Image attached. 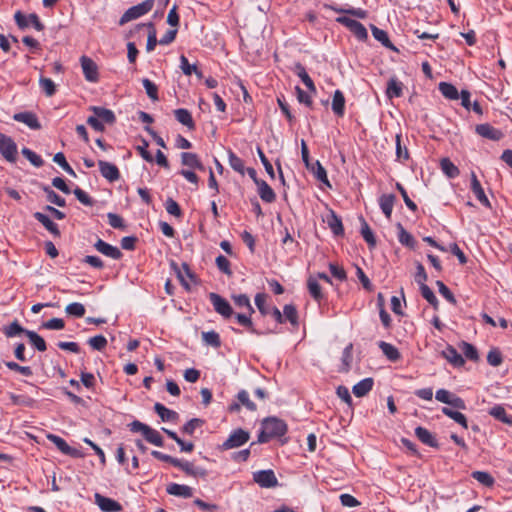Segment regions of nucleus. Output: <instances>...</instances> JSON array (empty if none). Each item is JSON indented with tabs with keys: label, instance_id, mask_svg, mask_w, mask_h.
I'll list each match as a JSON object with an SVG mask.
<instances>
[{
	"label": "nucleus",
	"instance_id": "obj_1",
	"mask_svg": "<svg viewBox=\"0 0 512 512\" xmlns=\"http://www.w3.org/2000/svg\"><path fill=\"white\" fill-rule=\"evenodd\" d=\"M288 431L286 422L280 418L266 417L261 422V430L257 436V443L264 444L271 439H281Z\"/></svg>",
	"mask_w": 512,
	"mask_h": 512
},
{
	"label": "nucleus",
	"instance_id": "obj_2",
	"mask_svg": "<svg viewBox=\"0 0 512 512\" xmlns=\"http://www.w3.org/2000/svg\"><path fill=\"white\" fill-rule=\"evenodd\" d=\"M89 110L93 112V115L87 118V124L97 132H103L105 124L113 125L116 122V116L110 109L101 106H90Z\"/></svg>",
	"mask_w": 512,
	"mask_h": 512
},
{
	"label": "nucleus",
	"instance_id": "obj_3",
	"mask_svg": "<svg viewBox=\"0 0 512 512\" xmlns=\"http://www.w3.org/2000/svg\"><path fill=\"white\" fill-rule=\"evenodd\" d=\"M128 426L131 432L141 433L147 442L158 447H162L164 445V441L160 433L150 426L138 420H134Z\"/></svg>",
	"mask_w": 512,
	"mask_h": 512
},
{
	"label": "nucleus",
	"instance_id": "obj_4",
	"mask_svg": "<svg viewBox=\"0 0 512 512\" xmlns=\"http://www.w3.org/2000/svg\"><path fill=\"white\" fill-rule=\"evenodd\" d=\"M154 0H145L142 3H139L135 6L127 9L124 14L121 16L119 20V25L123 26L124 24L135 20L148 12H150L153 8Z\"/></svg>",
	"mask_w": 512,
	"mask_h": 512
},
{
	"label": "nucleus",
	"instance_id": "obj_5",
	"mask_svg": "<svg viewBox=\"0 0 512 512\" xmlns=\"http://www.w3.org/2000/svg\"><path fill=\"white\" fill-rule=\"evenodd\" d=\"M250 440V433L242 428L233 430L229 437L219 446V450L226 451L243 446Z\"/></svg>",
	"mask_w": 512,
	"mask_h": 512
},
{
	"label": "nucleus",
	"instance_id": "obj_6",
	"mask_svg": "<svg viewBox=\"0 0 512 512\" xmlns=\"http://www.w3.org/2000/svg\"><path fill=\"white\" fill-rule=\"evenodd\" d=\"M0 153L3 158L10 162L15 163L17 160V145L10 137L0 132Z\"/></svg>",
	"mask_w": 512,
	"mask_h": 512
},
{
	"label": "nucleus",
	"instance_id": "obj_7",
	"mask_svg": "<svg viewBox=\"0 0 512 512\" xmlns=\"http://www.w3.org/2000/svg\"><path fill=\"white\" fill-rule=\"evenodd\" d=\"M336 21L348 28L358 40L365 41L368 38L367 29L359 21L346 16H340Z\"/></svg>",
	"mask_w": 512,
	"mask_h": 512
},
{
	"label": "nucleus",
	"instance_id": "obj_8",
	"mask_svg": "<svg viewBox=\"0 0 512 512\" xmlns=\"http://www.w3.org/2000/svg\"><path fill=\"white\" fill-rule=\"evenodd\" d=\"M209 300L211 301L214 310L220 314L225 320L232 318L234 310L230 303L217 293H210Z\"/></svg>",
	"mask_w": 512,
	"mask_h": 512
},
{
	"label": "nucleus",
	"instance_id": "obj_9",
	"mask_svg": "<svg viewBox=\"0 0 512 512\" xmlns=\"http://www.w3.org/2000/svg\"><path fill=\"white\" fill-rule=\"evenodd\" d=\"M253 481L261 488H274L279 485L278 479L272 469L253 472Z\"/></svg>",
	"mask_w": 512,
	"mask_h": 512
},
{
	"label": "nucleus",
	"instance_id": "obj_10",
	"mask_svg": "<svg viewBox=\"0 0 512 512\" xmlns=\"http://www.w3.org/2000/svg\"><path fill=\"white\" fill-rule=\"evenodd\" d=\"M47 439L52 442L61 453L73 458L83 457V454L80 450L69 446L68 443L60 436L55 434H48Z\"/></svg>",
	"mask_w": 512,
	"mask_h": 512
},
{
	"label": "nucleus",
	"instance_id": "obj_11",
	"mask_svg": "<svg viewBox=\"0 0 512 512\" xmlns=\"http://www.w3.org/2000/svg\"><path fill=\"white\" fill-rule=\"evenodd\" d=\"M80 63L85 79L88 82L96 83L99 80L98 66L91 58L82 56Z\"/></svg>",
	"mask_w": 512,
	"mask_h": 512
},
{
	"label": "nucleus",
	"instance_id": "obj_12",
	"mask_svg": "<svg viewBox=\"0 0 512 512\" xmlns=\"http://www.w3.org/2000/svg\"><path fill=\"white\" fill-rule=\"evenodd\" d=\"M94 248L101 254L114 260H119L123 256L118 247L113 246L100 238L95 242Z\"/></svg>",
	"mask_w": 512,
	"mask_h": 512
},
{
	"label": "nucleus",
	"instance_id": "obj_13",
	"mask_svg": "<svg viewBox=\"0 0 512 512\" xmlns=\"http://www.w3.org/2000/svg\"><path fill=\"white\" fill-rule=\"evenodd\" d=\"M94 498L95 503L103 512H119L122 510L121 504L112 498L105 497L99 493H95Z\"/></svg>",
	"mask_w": 512,
	"mask_h": 512
},
{
	"label": "nucleus",
	"instance_id": "obj_14",
	"mask_svg": "<svg viewBox=\"0 0 512 512\" xmlns=\"http://www.w3.org/2000/svg\"><path fill=\"white\" fill-rule=\"evenodd\" d=\"M99 171L101 175L109 182H115L120 178V172L118 167L110 162L99 160L98 161Z\"/></svg>",
	"mask_w": 512,
	"mask_h": 512
},
{
	"label": "nucleus",
	"instance_id": "obj_15",
	"mask_svg": "<svg viewBox=\"0 0 512 512\" xmlns=\"http://www.w3.org/2000/svg\"><path fill=\"white\" fill-rule=\"evenodd\" d=\"M175 467L181 469L185 474L192 477H206L207 471L202 467L195 466L192 462L177 458Z\"/></svg>",
	"mask_w": 512,
	"mask_h": 512
},
{
	"label": "nucleus",
	"instance_id": "obj_16",
	"mask_svg": "<svg viewBox=\"0 0 512 512\" xmlns=\"http://www.w3.org/2000/svg\"><path fill=\"white\" fill-rule=\"evenodd\" d=\"M475 131L481 137L493 141H499L503 137V133L499 129L494 128L488 123L478 124Z\"/></svg>",
	"mask_w": 512,
	"mask_h": 512
},
{
	"label": "nucleus",
	"instance_id": "obj_17",
	"mask_svg": "<svg viewBox=\"0 0 512 512\" xmlns=\"http://www.w3.org/2000/svg\"><path fill=\"white\" fill-rule=\"evenodd\" d=\"M232 317H234L236 322L240 326L244 327L248 332L258 336L263 335V332L255 328L254 323L252 321V314H249V312L234 313Z\"/></svg>",
	"mask_w": 512,
	"mask_h": 512
},
{
	"label": "nucleus",
	"instance_id": "obj_18",
	"mask_svg": "<svg viewBox=\"0 0 512 512\" xmlns=\"http://www.w3.org/2000/svg\"><path fill=\"white\" fill-rule=\"evenodd\" d=\"M13 119L17 122L24 123L30 129H33V130L41 129V124H40L36 114H34L33 112L27 111V112L16 113V114H14Z\"/></svg>",
	"mask_w": 512,
	"mask_h": 512
},
{
	"label": "nucleus",
	"instance_id": "obj_19",
	"mask_svg": "<svg viewBox=\"0 0 512 512\" xmlns=\"http://www.w3.org/2000/svg\"><path fill=\"white\" fill-rule=\"evenodd\" d=\"M471 190L476 196L477 200L487 208H491V203L485 195L484 189L482 188L477 176L474 172L471 173Z\"/></svg>",
	"mask_w": 512,
	"mask_h": 512
},
{
	"label": "nucleus",
	"instance_id": "obj_20",
	"mask_svg": "<svg viewBox=\"0 0 512 512\" xmlns=\"http://www.w3.org/2000/svg\"><path fill=\"white\" fill-rule=\"evenodd\" d=\"M415 435L424 445L432 448H439L437 439L428 429L418 426L415 428Z\"/></svg>",
	"mask_w": 512,
	"mask_h": 512
},
{
	"label": "nucleus",
	"instance_id": "obj_21",
	"mask_svg": "<svg viewBox=\"0 0 512 512\" xmlns=\"http://www.w3.org/2000/svg\"><path fill=\"white\" fill-rule=\"evenodd\" d=\"M488 414L497 421L512 426V416L507 414L503 405L496 404L488 410Z\"/></svg>",
	"mask_w": 512,
	"mask_h": 512
},
{
	"label": "nucleus",
	"instance_id": "obj_22",
	"mask_svg": "<svg viewBox=\"0 0 512 512\" xmlns=\"http://www.w3.org/2000/svg\"><path fill=\"white\" fill-rule=\"evenodd\" d=\"M166 492L181 498H190L193 496V489L190 486L178 483H170L166 488Z\"/></svg>",
	"mask_w": 512,
	"mask_h": 512
},
{
	"label": "nucleus",
	"instance_id": "obj_23",
	"mask_svg": "<svg viewBox=\"0 0 512 512\" xmlns=\"http://www.w3.org/2000/svg\"><path fill=\"white\" fill-rule=\"evenodd\" d=\"M171 266L173 267L176 275H177V278L180 280L181 284L186 288V289H189V284L188 282L185 280V275L190 278L191 280H194L195 279V276L194 274L192 273L189 265L187 263H182L181 264V267H179L175 262H172L171 263Z\"/></svg>",
	"mask_w": 512,
	"mask_h": 512
},
{
	"label": "nucleus",
	"instance_id": "obj_24",
	"mask_svg": "<svg viewBox=\"0 0 512 512\" xmlns=\"http://www.w3.org/2000/svg\"><path fill=\"white\" fill-rule=\"evenodd\" d=\"M33 217L40 222L47 231H49L54 237L61 235L58 225L54 223L47 215L41 212H35Z\"/></svg>",
	"mask_w": 512,
	"mask_h": 512
},
{
	"label": "nucleus",
	"instance_id": "obj_25",
	"mask_svg": "<svg viewBox=\"0 0 512 512\" xmlns=\"http://www.w3.org/2000/svg\"><path fill=\"white\" fill-rule=\"evenodd\" d=\"M442 356L454 367H462L465 364L462 355L459 354L452 345H448L447 348L442 351Z\"/></svg>",
	"mask_w": 512,
	"mask_h": 512
},
{
	"label": "nucleus",
	"instance_id": "obj_26",
	"mask_svg": "<svg viewBox=\"0 0 512 512\" xmlns=\"http://www.w3.org/2000/svg\"><path fill=\"white\" fill-rule=\"evenodd\" d=\"M327 225L335 236L344 235V227L341 218L333 211L330 210L326 219Z\"/></svg>",
	"mask_w": 512,
	"mask_h": 512
},
{
	"label": "nucleus",
	"instance_id": "obj_27",
	"mask_svg": "<svg viewBox=\"0 0 512 512\" xmlns=\"http://www.w3.org/2000/svg\"><path fill=\"white\" fill-rule=\"evenodd\" d=\"M154 411L164 422H176L179 418V414L176 411L168 409L159 402L155 403Z\"/></svg>",
	"mask_w": 512,
	"mask_h": 512
},
{
	"label": "nucleus",
	"instance_id": "obj_28",
	"mask_svg": "<svg viewBox=\"0 0 512 512\" xmlns=\"http://www.w3.org/2000/svg\"><path fill=\"white\" fill-rule=\"evenodd\" d=\"M373 385V378H364L353 386L352 392L356 397H364L372 390Z\"/></svg>",
	"mask_w": 512,
	"mask_h": 512
},
{
	"label": "nucleus",
	"instance_id": "obj_29",
	"mask_svg": "<svg viewBox=\"0 0 512 512\" xmlns=\"http://www.w3.org/2000/svg\"><path fill=\"white\" fill-rule=\"evenodd\" d=\"M258 194L266 203H272L276 200V194L266 181L257 182Z\"/></svg>",
	"mask_w": 512,
	"mask_h": 512
},
{
	"label": "nucleus",
	"instance_id": "obj_30",
	"mask_svg": "<svg viewBox=\"0 0 512 512\" xmlns=\"http://www.w3.org/2000/svg\"><path fill=\"white\" fill-rule=\"evenodd\" d=\"M378 346L388 360L396 362L401 358L399 350L394 345L387 343L385 341H380L378 343Z\"/></svg>",
	"mask_w": 512,
	"mask_h": 512
},
{
	"label": "nucleus",
	"instance_id": "obj_31",
	"mask_svg": "<svg viewBox=\"0 0 512 512\" xmlns=\"http://www.w3.org/2000/svg\"><path fill=\"white\" fill-rule=\"evenodd\" d=\"M143 27H148L149 28L147 44H146V50L148 52H151V51H153L155 49L157 43H159V41L157 40V37H156V30H155L154 24L152 22L138 24L136 26V29L139 30V29H141Z\"/></svg>",
	"mask_w": 512,
	"mask_h": 512
},
{
	"label": "nucleus",
	"instance_id": "obj_32",
	"mask_svg": "<svg viewBox=\"0 0 512 512\" xmlns=\"http://www.w3.org/2000/svg\"><path fill=\"white\" fill-rule=\"evenodd\" d=\"M403 94V83L396 78H391L388 81L386 88V95L389 99L399 98Z\"/></svg>",
	"mask_w": 512,
	"mask_h": 512
},
{
	"label": "nucleus",
	"instance_id": "obj_33",
	"mask_svg": "<svg viewBox=\"0 0 512 512\" xmlns=\"http://www.w3.org/2000/svg\"><path fill=\"white\" fill-rule=\"evenodd\" d=\"M332 110L339 117H342L345 113V97L340 90H336L334 92L332 99Z\"/></svg>",
	"mask_w": 512,
	"mask_h": 512
},
{
	"label": "nucleus",
	"instance_id": "obj_34",
	"mask_svg": "<svg viewBox=\"0 0 512 512\" xmlns=\"http://www.w3.org/2000/svg\"><path fill=\"white\" fill-rule=\"evenodd\" d=\"M181 163L193 169L204 170V166L199 160L197 154L190 152L181 153Z\"/></svg>",
	"mask_w": 512,
	"mask_h": 512
},
{
	"label": "nucleus",
	"instance_id": "obj_35",
	"mask_svg": "<svg viewBox=\"0 0 512 512\" xmlns=\"http://www.w3.org/2000/svg\"><path fill=\"white\" fill-rule=\"evenodd\" d=\"M395 199L396 197L393 194H384L379 199L380 208L388 219L391 218Z\"/></svg>",
	"mask_w": 512,
	"mask_h": 512
},
{
	"label": "nucleus",
	"instance_id": "obj_36",
	"mask_svg": "<svg viewBox=\"0 0 512 512\" xmlns=\"http://www.w3.org/2000/svg\"><path fill=\"white\" fill-rule=\"evenodd\" d=\"M174 116L178 122L182 125L188 127L189 129L195 128V123L193 121L191 113L184 108H179L174 110Z\"/></svg>",
	"mask_w": 512,
	"mask_h": 512
},
{
	"label": "nucleus",
	"instance_id": "obj_37",
	"mask_svg": "<svg viewBox=\"0 0 512 512\" xmlns=\"http://www.w3.org/2000/svg\"><path fill=\"white\" fill-rule=\"evenodd\" d=\"M371 31H372L373 37L377 41H379L384 47H386L388 49H391V50H394V51L396 50V48L394 47V45L390 41L386 31L376 27L375 25H371Z\"/></svg>",
	"mask_w": 512,
	"mask_h": 512
},
{
	"label": "nucleus",
	"instance_id": "obj_38",
	"mask_svg": "<svg viewBox=\"0 0 512 512\" xmlns=\"http://www.w3.org/2000/svg\"><path fill=\"white\" fill-rule=\"evenodd\" d=\"M307 288L311 297L320 302L324 298V294L322 293L321 286L318 283L317 278L310 276L307 280Z\"/></svg>",
	"mask_w": 512,
	"mask_h": 512
},
{
	"label": "nucleus",
	"instance_id": "obj_39",
	"mask_svg": "<svg viewBox=\"0 0 512 512\" xmlns=\"http://www.w3.org/2000/svg\"><path fill=\"white\" fill-rule=\"evenodd\" d=\"M397 228L399 230V232H398V241L403 246H406L408 248L414 249L415 245H416V240L412 236V234H410L408 231H406L401 223L397 224Z\"/></svg>",
	"mask_w": 512,
	"mask_h": 512
},
{
	"label": "nucleus",
	"instance_id": "obj_40",
	"mask_svg": "<svg viewBox=\"0 0 512 512\" xmlns=\"http://www.w3.org/2000/svg\"><path fill=\"white\" fill-rule=\"evenodd\" d=\"M442 172L450 179L456 178L460 174V170L449 158H443L440 161Z\"/></svg>",
	"mask_w": 512,
	"mask_h": 512
},
{
	"label": "nucleus",
	"instance_id": "obj_41",
	"mask_svg": "<svg viewBox=\"0 0 512 512\" xmlns=\"http://www.w3.org/2000/svg\"><path fill=\"white\" fill-rule=\"evenodd\" d=\"M441 411L445 416L451 418L456 423L461 425L463 428H465V429L468 428L467 418L463 413H461L459 411H455L448 407H443Z\"/></svg>",
	"mask_w": 512,
	"mask_h": 512
},
{
	"label": "nucleus",
	"instance_id": "obj_42",
	"mask_svg": "<svg viewBox=\"0 0 512 512\" xmlns=\"http://www.w3.org/2000/svg\"><path fill=\"white\" fill-rule=\"evenodd\" d=\"M309 169L313 172L315 178L318 181H320L321 183L325 184L328 187H331V184L327 177L326 169L318 160L314 164H312Z\"/></svg>",
	"mask_w": 512,
	"mask_h": 512
},
{
	"label": "nucleus",
	"instance_id": "obj_43",
	"mask_svg": "<svg viewBox=\"0 0 512 512\" xmlns=\"http://www.w3.org/2000/svg\"><path fill=\"white\" fill-rule=\"evenodd\" d=\"M438 88L445 98L449 100L459 99V92L453 84L448 82H440Z\"/></svg>",
	"mask_w": 512,
	"mask_h": 512
},
{
	"label": "nucleus",
	"instance_id": "obj_44",
	"mask_svg": "<svg viewBox=\"0 0 512 512\" xmlns=\"http://www.w3.org/2000/svg\"><path fill=\"white\" fill-rule=\"evenodd\" d=\"M25 335L28 337L30 343L34 346V348L40 352H44L47 350V345L43 337L37 334L35 331L28 330L25 331Z\"/></svg>",
	"mask_w": 512,
	"mask_h": 512
},
{
	"label": "nucleus",
	"instance_id": "obj_45",
	"mask_svg": "<svg viewBox=\"0 0 512 512\" xmlns=\"http://www.w3.org/2000/svg\"><path fill=\"white\" fill-rule=\"evenodd\" d=\"M296 74L301 79V81L304 83V85L307 87V89L312 92L316 93V86L311 79V77L308 75L306 69L301 64H298L296 66Z\"/></svg>",
	"mask_w": 512,
	"mask_h": 512
},
{
	"label": "nucleus",
	"instance_id": "obj_46",
	"mask_svg": "<svg viewBox=\"0 0 512 512\" xmlns=\"http://www.w3.org/2000/svg\"><path fill=\"white\" fill-rule=\"evenodd\" d=\"M42 190L46 194L47 201L53 203L59 207H64L66 205V200L58 195L53 189H51L47 185H42Z\"/></svg>",
	"mask_w": 512,
	"mask_h": 512
},
{
	"label": "nucleus",
	"instance_id": "obj_47",
	"mask_svg": "<svg viewBox=\"0 0 512 512\" xmlns=\"http://www.w3.org/2000/svg\"><path fill=\"white\" fill-rule=\"evenodd\" d=\"M232 300L238 308H245L249 314H254L255 310L251 305L250 298L246 294L232 295Z\"/></svg>",
	"mask_w": 512,
	"mask_h": 512
},
{
	"label": "nucleus",
	"instance_id": "obj_48",
	"mask_svg": "<svg viewBox=\"0 0 512 512\" xmlns=\"http://www.w3.org/2000/svg\"><path fill=\"white\" fill-rule=\"evenodd\" d=\"M228 162L230 167L241 174L242 176L245 174V167L243 160L238 157L232 150L228 151Z\"/></svg>",
	"mask_w": 512,
	"mask_h": 512
},
{
	"label": "nucleus",
	"instance_id": "obj_49",
	"mask_svg": "<svg viewBox=\"0 0 512 512\" xmlns=\"http://www.w3.org/2000/svg\"><path fill=\"white\" fill-rule=\"evenodd\" d=\"M202 340L206 345L213 348H219L221 346L220 336L214 330L202 332Z\"/></svg>",
	"mask_w": 512,
	"mask_h": 512
},
{
	"label": "nucleus",
	"instance_id": "obj_50",
	"mask_svg": "<svg viewBox=\"0 0 512 512\" xmlns=\"http://www.w3.org/2000/svg\"><path fill=\"white\" fill-rule=\"evenodd\" d=\"M360 221H361V235L362 237L364 238V240L367 242V244L370 246V247H374L376 245V239H375V236L372 232V230L370 229L369 225L367 224V222L365 221V219L363 217H360Z\"/></svg>",
	"mask_w": 512,
	"mask_h": 512
},
{
	"label": "nucleus",
	"instance_id": "obj_51",
	"mask_svg": "<svg viewBox=\"0 0 512 512\" xmlns=\"http://www.w3.org/2000/svg\"><path fill=\"white\" fill-rule=\"evenodd\" d=\"M284 322L287 320L292 326H298V312L292 304H286L283 307Z\"/></svg>",
	"mask_w": 512,
	"mask_h": 512
},
{
	"label": "nucleus",
	"instance_id": "obj_52",
	"mask_svg": "<svg viewBox=\"0 0 512 512\" xmlns=\"http://www.w3.org/2000/svg\"><path fill=\"white\" fill-rule=\"evenodd\" d=\"M27 329L23 328L17 320L13 321L10 325L3 328V333L6 337L12 338L20 334H25Z\"/></svg>",
	"mask_w": 512,
	"mask_h": 512
},
{
	"label": "nucleus",
	"instance_id": "obj_53",
	"mask_svg": "<svg viewBox=\"0 0 512 512\" xmlns=\"http://www.w3.org/2000/svg\"><path fill=\"white\" fill-rule=\"evenodd\" d=\"M401 140H402V135L397 134L395 137L396 160L404 162L409 159V151L405 145H402Z\"/></svg>",
	"mask_w": 512,
	"mask_h": 512
},
{
	"label": "nucleus",
	"instance_id": "obj_54",
	"mask_svg": "<svg viewBox=\"0 0 512 512\" xmlns=\"http://www.w3.org/2000/svg\"><path fill=\"white\" fill-rule=\"evenodd\" d=\"M22 155L35 167H41L44 164L43 159L29 148L24 147L21 151Z\"/></svg>",
	"mask_w": 512,
	"mask_h": 512
},
{
	"label": "nucleus",
	"instance_id": "obj_55",
	"mask_svg": "<svg viewBox=\"0 0 512 512\" xmlns=\"http://www.w3.org/2000/svg\"><path fill=\"white\" fill-rule=\"evenodd\" d=\"M85 311L86 310H85L84 305L79 302L70 303L65 308V312L68 315L78 317V318L83 317L85 315Z\"/></svg>",
	"mask_w": 512,
	"mask_h": 512
},
{
	"label": "nucleus",
	"instance_id": "obj_56",
	"mask_svg": "<svg viewBox=\"0 0 512 512\" xmlns=\"http://www.w3.org/2000/svg\"><path fill=\"white\" fill-rule=\"evenodd\" d=\"M142 84L148 97L153 101H157L159 99L157 85L148 78H144Z\"/></svg>",
	"mask_w": 512,
	"mask_h": 512
},
{
	"label": "nucleus",
	"instance_id": "obj_57",
	"mask_svg": "<svg viewBox=\"0 0 512 512\" xmlns=\"http://www.w3.org/2000/svg\"><path fill=\"white\" fill-rule=\"evenodd\" d=\"M472 477L486 487H491L495 482L494 478L485 471H474Z\"/></svg>",
	"mask_w": 512,
	"mask_h": 512
},
{
	"label": "nucleus",
	"instance_id": "obj_58",
	"mask_svg": "<svg viewBox=\"0 0 512 512\" xmlns=\"http://www.w3.org/2000/svg\"><path fill=\"white\" fill-rule=\"evenodd\" d=\"M237 400L240 403V406H245L249 411H256V404L250 400L249 394L246 390H240L237 394Z\"/></svg>",
	"mask_w": 512,
	"mask_h": 512
},
{
	"label": "nucleus",
	"instance_id": "obj_59",
	"mask_svg": "<svg viewBox=\"0 0 512 512\" xmlns=\"http://www.w3.org/2000/svg\"><path fill=\"white\" fill-rule=\"evenodd\" d=\"M39 85L48 97L56 93V85L50 78L40 77Z\"/></svg>",
	"mask_w": 512,
	"mask_h": 512
},
{
	"label": "nucleus",
	"instance_id": "obj_60",
	"mask_svg": "<svg viewBox=\"0 0 512 512\" xmlns=\"http://www.w3.org/2000/svg\"><path fill=\"white\" fill-rule=\"evenodd\" d=\"M90 347L97 351H102L107 346V339L103 335H96L88 339Z\"/></svg>",
	"mask_w": 512,
	"mask_h": 512
},
{
	"label": "nucleus",
	"instance_id": "obj_61",
	"mask_svg": "<svg viewBox=\"0 0 512 512\" xmlns=\"http://www.w3.org/2000/svg\"><path fill=\"white\" fill-rule=\"evenodd\" d=\"M5 366L10 370L21 373L24 376L30 377L33 375V371L29 366H21L14 361H6Z\"/></svg>",
	"mask_w": 512,
	"mask_h": 512
},
{
	"label": "nucleus",
	"instance_id": "obj_62",
	"mask_svg": "<svg viewBox=\"0 0 512 512\" xmlns=\"http://www.w3.org/2000/svg\"><path fill=\"white\" fill-rule=\"evenodd\" d=\"M462 352L466 358L472 361H477L479 358L477 349L468 342H462L461 345Z\"/></svg>",
	"mask_w": 512,
	"mask_h": 512
},
{
	"label": "nucleus",
	"instance_id": "obj_63",
	"mask_svg": "<svg viewBox=\"0 0 512 512\" xmlns=\"http://www.w3.org/2000/svg\"><path fill=\"white\" fill-rule=\"evenodd\" d=\"M73 193H74L75 197L77 198V200L80 203H82L83 205H85V206H93L94 205V200L81 188L76 187L73 190Z\"/></svg>",
	"mask_w": 512,
	"mask_h": 512
},
{
	"label": "nucleus",
	"instance_id": "obj_64",
	"mask_svg": "<svg viewBox=\"0 0 512 512\" xmlns=\"http://www.w3.org/2000/svg\"><path fill=\"white\" fill-rule=\"evenodd\" d=\"M165 209L170 215H173L178 218L182 216V210H181L179 204L172 198H168L166 200Z\"/></svg>",
	"mask_w": 512,
	"mask_h": 512
}]
</instances>
